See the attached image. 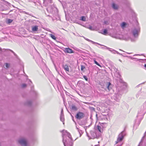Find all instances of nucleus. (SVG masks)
<instances>
[{
  "label": "nucleus",
  "mask_w": 146,
  "mask_h": 146,
  "mask_svg": "<svg viewBox=\"0 0 146 146\" xmlns=\"http://www.w3.org/2000/svg\"><path fill=\"white\" fill-rule=\"evenodd\" d=\"M63 142L64 146H73L72 139L70 133L67 131H62Z\"/></svg>",
  "instance_id": "nucleus-1"
},
{
  "label": "nucleus",
  "mask_w": 146,
  "mask_h": 146,
  "mask_svg": "<svg viewBox=\"0 0 146 146\" xmlns=\"http://www.w3.org/2000/svg\"><path fill=\"white\" fill-rule=\"evenodd\" d=\"M145 109L142 106L141 107L138 111V114L137 116V118L139 119H142L143 116L144 115L145 113Z\"/></svg>",
  "instance_id": "nucleus-2"
},
{
  "label": "nucleus",
  "mask_w": 146,
  "mask_h": 146,
  "mask_svg": "<svg viewBox=\"0 0 146 146\" xmlns=\"http://www.w3.org/2000/svg\"><path fill=\"white\" fill-rule=\"evenodd\" d=\"M125 135L126 133L124 131L121 132L119 133L118 136L117 141H116V143L117 144L118 142L121 141Z\"/></svg>",
  "instance_id": "nucleus-3"
},
{
  "label": "nucleus",
  "mask_w": 146,
  "mask_h": 146,
  "mask_svg": "<svg viewBox=\"0 0 146 146\" xmlns=\"http://www.w3.org/2000/svg\"><path fill=\"white\" fill-rule=\"evenodd\" d=\"M138 146H146V131Z\"/></svg>",
  "instance_id": "nucleus-4"
},
{
  "label": "nucleus",
  "mask_w": 146,
  "mask_h": 146,
  "mask_svg": "<svg viewBox=\"0 0 146 146\" xmlns=\"http://www.w3.org/2000/svg\"><path fill=\"white\" fill-rule=\"evenodd\" d=\"M18 142L22 146H27V140L25 138L22 137L18 140Z\"/></svg>",
  "instance_id": "nucleus-5"
},
{
  "label": "nucleus",
  "mask_w": 146,
  "mask_h": 146,
  "mask_svg": "<svg viewBox=\"0 0 146 146\" xmlns=\"http://www.w3.org/2000/svg\"><path fill=\"white\" fill-rule=\"evenodd\" d=\"M90 136L87 133V136L89 138V139H94L95 138H97L98 137L96 132L93 131H90Z\"/></svg>",
  "instance_id": "nucleus-6"
},
{
  "label": "nucleus",
  "mask_w": 146,
  "mask_h": 146,
  "mask_svg": "<svg viewBox=\"0 0 146 146\" xmlns=\"http://www.w3.org/2000/svg\"><path fill=\"white\" fill-rule=\"evenodd\" d=\"M84 116L85 115L84 113L79 112L77 113L75 116V117L77 119L80 120L82 119L84 117Z\"/></svg>",
  "instance_id": "nucleus-7"
},
{
  "label": "nucleus",
  "mask_w": 146,
  "mask_h": 146,
  "mask_svg": "<svg viewBox=\"0 0 146 146\" xmlns=\"http://www.w3.org/2000/svg\"><path fill=\"white\" fill-rule=\"evenodd\" d=\"M139 30L140 29L138 27L135 28L133 30L132 33L134 37L136 38L138 37Z\"/></svg>",
  "instance_id": "nucleus-8"
},
{
  "label": "nucleus",
  "mask_w": 146,
  "mask_h": 146,
  "mask_svg": "<svg viewBox=\"0 0 146 146\" xmlns=\"http://www.w3.org/2000/svg\"><path fill=\"white\" fill-rule=\"evenodd\" d=\"M64 51L65 52L69 53H73L74 52L73 50L69 48H65Z\"/></svg>",
  "instance_id": "nucleus-9"
},
{
  "label": "nucleus",
  "mask_w": 146,
  "mask_h": 146,
  "mask_svg": "<svg viewBox=\"0 0 146 146\" xmlns=\"http://www.w3.org/2000/svg\"><path fill=\"white\" fill-rule=\"evenodd\" d=\"M144 93H142L141 91L139 92L136 95V96L137 98H142L143 96Z\"/></svg>",
  "instance_id": "nucleus-10"
},
{
  "label": "nucleus",
  "mask_w": 146,
  "mask_h": 146,
  "mask_svg": "<svg viewBox=\"0 0 146 146\" xmlns=\"http://www.w3.org/2000/svg\"><path fill=\"white\" fill-rule=\"evenodd\" d=\"M106 86L107 88V90H106V91H109L112 88L111 84L110 82H108Z\"/></svg>",
  "instance_id": "nucleus-11"
},
{
  "label": "nucleus",
  "mask_w": 146,
  "mask_h": 146,
  "mask_svg": "<svg viewBox=\"0 0 146 146\" xmlns=\"http://www.w3.org/2000/svg\"><path fill=\"white\" fill-rule=\"evenodd\" d=\"M63 67L66 72L69 71V67L67 65H63Z\"/></svg>",
  "instance_id": "nucleus-12"
},
{
  "label": "nucleus",
  "mask_w": 146,
  "mask_h": 146,
  "mask_svg": "<svg viewBox=\"0 0 146 146\" xmlns=\"http://www.w3.org/2000/svg\"><path fill=\"white\" fill-rule=\"evenodd\" d=\"M112 8L115 10H117L118 8V5L114 3H113L112 5Z\"/></svg>",
  "instance_id": "nucleus-13"
},
{
  "label": "nucleus",
  "mask_w": 146,
  "mask_h": 146,
  "mask_svg": "<svg viewBox=\"0 0 146 146\" xmlns=\"http://www.w3.org/2000/svg\"><path fill=\"white\" fill-rule=\"evenodd\" d=\"M38 30V26H35L32 27V30L33 31L35 32L37 31Z\"/></svg>",
  "instance_id": "nucleus-14"
},
{
  "label": "nucleus",
  "mask_w": 146,
  "mask_h": 146,
  "mask_svg": "<svg viewBox=\"0 0 146 146\" xmlns=\"http://www.w3.org/2000/svg\"><path fill=\"white\" fill-rule=\"evenodd\" d=\"M70 108L71 110L74 111H76L78 110V108L76 106L73 105L71 106Z\"/></svg>",
  "instance_id": "nucleus-15"
},
{
  "label": "nucleus",
  "mask_w": 146,
  "mask_h": 146,
  "mask_svg": "<svg viewBox=\"0 0 146 146\" xmlns=\"http://www.w3.org/2000/svg\"><path fill=\"white\" fill-rule=\"evenodd\" d=\"M76 128L80 134V137L83 133V132L77 126H76Z\"/></svg>",
  "instance_id": "nucleus-16"
},
{
  "label": "nucleus",
  "mask_w": 146,
  "mask_h": 146,
  "mask_svg": "<svg viewBox=\"0 0 146 146\" xmlns=\"http://www.w3.org/2000/svg\"><path fill=\"white\" fill-rule=\"evenodd\" d=\"M60 119L61 121L63 122V124H64V114H62V115H60Z\"/></svg>",
  "instance_id": "nucleus-17"
},
{
  "label": "nucleus",
  "mask_w": 146,
  "mask_h": 146,
  "mask_svg": "<svg viewBox=\"0 0 146 146\" xmlns=\"http://www.w3.org/2000/svg\"><path fill=\"white\" fill-rule=\"evenodd\" d=\"M80 20L84 21H86V18L85 17L82 16L81 17Z\"/></svg>",
  "instance_id": "nucleus-18"
},
{
  "label": "nucleus",
  "mask_w": 146,
  "mask_h": 146,
  "mask_svg": "<svg viewBox=\"0 0 146 146\" xmlns=\"http://www.w3.org/2000/svg\"><path fill=\"white\" fill-rule=\"evenodd\" d=\"M108 33L107 30L106 29H104L103 33H102L103 35H106Z\"/></svg>",
  "instance_id": "nucleus-19"
},
{
  "label": "nucleus",
  "mask_w": 146,
  "mask_h": 146,
  "mask_svg": "<svg viewBox=\"0 0 146 146\" xmlns=\"http://www.w3.org/2000/svg\"><path fill=\"white\" fill-rule=\"evenodd\" d=\"M98 129L100 132H102V129L100 126H98Z\"/></svg>",
  "instance_id": "nucleus-20"
},
{
  "label": "nucleus",
  "mask_w": 146,
  "mask_h": 146,
  "mask_svg": "<svg viewBox=\"0 0 146 146\" xmlns=\"http://www.w3.org/2000/svg\"><path fill=\"white\" fill-rule=\"evenodd\" d=\"M105 47L107 49H109V51H111L112 52L115 51V50L114 49H112L111 48H109L108 47L106 46H105Z\"/></svg>",
  "instance_id": "nucleus-21"
},
{
  "label": "nucleus",
  "mask_w": 146,
  "mask_h": 146,
  "mask_svg": "<svg viewBox=\"0 0 146 146\" xmlns=\"http://www.w3.org/2000/svg\"><path fill=\"white\" fill-rule=\"evenodd\" d=\"M50 37L53 39L56 40V39L55 36L52 34H50Z\"/></svg>",
  "instance_id": "nucleus-22"
},
{
  "label": "nucleus",
  "mask_w": 146,
  "mask_h": 146,
  "mask_svg": "<svg viewBox=\"0 0 146 146\" xmlns=\"http://www.w3.org/2000/svg\"><path fill=\"white\" fill-rule=\"evenodd\" d=\"M5 65L6 68H8L10 66V64L9 63H5Z\"/></svg>",
  "instance_id": "nucleus-23"
},
{
  "label": "nucleus",
  "mask_w": 146,
  "mask_h": 146,
  "mask_svg": "<svg viewBox=\"0 0 146 146\" xmlns=\"http://www.w3.org/2000/svg\"><path fill=\"white\" fill-rule=\"evenodd\" d=\"M7 50H9L11 52H12L15 56H17V54L12 50L10 49H7Z\"/></svg>",
  "instance_id": "nucleus-24"
},
{
  "label": "nucleus",
  "mask_w": 146,
  "mask_h": 146,
  "mask_svg": "<svg viewBox=\"0 0 146 146\" xmlns=\"http://www.w3.org/2000/svg\"><path fill=\"white\" fill-rule=\"evenodd\" d=\"M13 21L12 19H8L7 20V22L9 23H10L12 22Z\"/></svg>",
  "instance_id": "nucleus-25"
},
{
  "label": "nucleus",
  "mask_w": 146,
  "mask_h": 146,
  "mask_svg": "<svg viewBox=\"0 0 146 146\" xmlns=\"http://www.w3.org/2000/svg\"><path fill=\"white\" fill-rule=\"evenodd\" d=\"M142 106L144 107L145 109H146V101L145 102V103L143 104V105Z\"/></svg>",
  "instance_id": "nucleus-26"
},
{
  "label": "nucleus",
  "mask_w": 146,
  "mask_h": 146,
  "mask_svg": "<svg viewBox=\"0 0 146 146\" xmlns=\"http://www.w3.org/2000/svg\"><path fill=\"white\" fill-rule=\"evenodd\" d=\"M128 57L129 58H130L131 59H132V60H133L134 59H137V60H138V59H137V58H133V57H132L131 56H129Z\"/></svg>",
  "instance_id": "nucleus-27"
},
{
  "label": "nucleus",
  "mask_w": 146,
  "mask_h": 146,
  "mask_svg": "<svg viewBox=\"0 0 146 146\" xmlns=\"http://www.w3.org/2000/svg\"><path fill=\"white\" fill-rule=\"evenodd\" d=\"M85 68V67L83 65H81V70L82 71H83V69H84Z\"/></svg>",
  "instance_id": "nucleus-28"
},
{
  "label": "nucleus",
  "mask_w": 146,
  "mask_h": 146,
  "mask_svg": "<svg viewBox=\"0 0 146 146\" xmlns=\"http://www.w3.org/2000/svg\"><path fill=\"white\" fill-rule=\"evenodd\" d=\"M83 77L86 81H88V78L85 75Z\"/></svg>",
  "instance_id": "nucleus-29"
},
{
  "label": "nucleus",
  "mask_w": 146,
  "mask_h": 146,
  "mask_svg": "<svg viewBox=\"0 0 146 146\" xmlns=\"http://www.w3.org/2000/svg\"><path fill=\"white\" fill-rule=\"evenodd\" d=\"M94 62L95 64H96L98 66H100L99 63L96 61L95 60H94Z\"/></svg>",
  "instance_id": "nucleus-30"
},
{
  "label": "nucleus",
  "mask_w": 146,
  "mask_h": 146,
  "mask_svg": "<svg viewBox=\"0 0 146 146\" xmlns=\"http://www.w3.org/2000/svg\"><path fill=\"white\" fill-rule=\"evenodd\" d=\"M126 25V24L125 22H123L121 24V27H123L125 26Z\"/></svg>",
  "instance_id": "nucleus-31"
},
{
  "label": "nucleus",
  "mask_w": 146,
  "mask_h": 146,
  "mask_svg": "<svg viewBox=\"0 0 146 146\" xmlns=\"http://www.w3.org/2000/svg\"><path fill=\"white\" fill-rule=\"evenodd\" d=\"M27 86V85L25 84H23L22 85V87L23 88H25Z\"/></svg>",
  "instance_id": "nucleus-32"
},
{
  "label": "nucleus",
  "mask_w": 146,
  "mask_h": 146,
  "mask_svg": "<svg viewBox=\"0 0 146 146\" xmlns=\"http://www.w3.org/2000/svg\"><path fill=\"white\" fill-rule=\"evenodd\" d=\"M28 104L29 105H30L31 104V101H29L27 102Z\"/></svg>",
  "instance_id": "nucleus-33"
},
{
  "label": "nucleus",
  "mask_w": 146,
  "mask_h": 146,
  "mask_svg": "<svg viewBox=\"0 0 146 146\" xmlns=\"http://www.w3.org/2000/svg\"><path fill=\"white\" fill-rule=\"evenodd\" d=\"M114 52H115L118 54H119V55H122V54H120V53L118 51H116L115 50V51H114Z\"/></svg>",
  "instance_id": "nucleus-34"
},
{
  "label": "nucleus",
  "mask_w": 146,
  "mask_h": 146,
  "mask_svg": "<svg viewBox=\"0 0 146 146\" xmlns=\"http://www.w3.org/2000/svg\"><path fill=\"white\" fill-rule=\"evenodd\" d=\"M91 42H92L93 44H97V42H94L92 40V41Z\"/></svg>",
  "instance_id": "nucleus-35"
},
{
  "label": "nucleus",
  "mask_w": 146,
  "mask_h": 146,
  "mask_svg": "<svg viewBox=\"0 0 146 146\" xmlns=\"http://www.w3.org/2000/svg\"><path fill=\"white\" fill-rule=\"evenodd\" d=\"M62 114H64V113H63V110L62 109V110H61V115H62Z\"/></svg>",
  "instance_id": "nucleus-36"
},
{
  "label": "nucleus",
  "mask_w": 146,
  "mask_h": 146,
  "mask_svg": "<svg viewBox=\"0 0 146 146\" xmlns=\"http://www.w3.org/2000/svg\"><path fill=\"white\" fill-rule=\"evenodd\" d=\"M86 40L87 41H89V42H91L92 41V40H89V39H86Z\"/></svg>",
  "instance_id": "nucleus-37"
},
{
  "label": "nucleus",
  "mask_w": 146,
  "mask_h": 146,
  "mask_svg": "<svg viewBox=\"0 0 146 146\" xmlns=\"http://www.w3.org/2000/svg\"><path fill=\"white\" fill-rule=\"evenodd\" d=\"M138 55H139V54H135V55H133V56H138Z\"/></svg>",
  "instance_id": "nucleus-38"
},
{
  "label": "nucleus",
  "mask_w": 146,
  "mask_h": 146,
  "mask_svg": "<svg viewBox=\"0 0 146 146\" xmlns=\"http://www.w3.org/2000/svg\"><path fill=\"white\" fill-rule=\"evenodd\" d=\"M131 41H135V40L132 39H131Z\"/></svg>",
  "instance_id": "nucleus-39"
},
{
  "label": "nucleus",
  "mask_w": 146,
  "mask_h": 146,
  "mask_svg": "<svg viewBox=\"0 0 146 146\" xmlns=\"http://www.w3.org/2000/svg\"><path fill=\"white\" fill-rule=\"evenodd\" d=\"M128 54H132V53H129V52H126Z\"/></svg>",
  "instance_id": "nucleus-40"
},
{
  "label": "nucleus",
  "mask_w": 146,
  "mask_h": 146,
  "mask_svg": "<svg viewBox=\"0 0 146 146\" xmlns=\"http://www.w3.org/2000/svg\"><path fill=\"white\" fill-rule=\"evenodd\" d=\"M107 22H106V21H105V22H104V23L106 24H107Z\"/></svg>",
  "instance_id": "nucleus-41"
},
{
  "label": "nucleus",
  "mask_w": 146,
  "mask_h": 146,
  "mask_svg": "<svg viewBox=\"0 0 146 146\" xmlns=\"http://www.w3.org/2000/svg\"><path fill=\"white\" fill-rule=\"evenodd\" d=\"M97 44H98V45H102L101 44H100L99 43H97Z\"/></svg>",
  "instance_id": "nucleus-42"
},
{
  "label": "nucleus",
  "mask_w": 146,
  "mask_h": 146,
  "mask_svg": "<svg viewBox=\"0 0 146 146\" xmlns=\"http://www.w3.org/2000/svg\"><path fill=\"white\" fill-rule=\"evenodd\" d=\"M144 66L146 68V64H145Z\"/></svg>",
  "instance_id": "nucleus-43"
},
{
  "label": "nucleus",
  "mask_w": 146,
  "mask_h": 146,
  "mask_svg": "<svg viewBox=\"0 0 146 146\" xmlns=\"http://www.w3.org/2000/svg\"><path fill=\"white\" fill-rule=\"evenodd\" d=\"M113 52V53H114V54H115L116 53L115 52Z\"/></svg>",
  "instance_id": "nucleus-44"
},
{
  "label": "nucleus",
  "mask_w": 146,
  "mask_h": 146,
  "mask_svg": "<svg viewBox=\"0 0 146 146\" xmlns=\"http://www.w3.org/2000/svg\"><path fill=\"white\" fill-rule=\"evenodd\" d=\"M95 146H98V145H96Z\"/></svg>",
  "instance_id": "nucleus-45"
},
{
  "label": "nucleus",
  "mask_w": 146,
  "mask_h": 146,
  "mask_svg": "<svg viewBox=\"0 0 146 146\" xmlns=\"http://www.w3.org/2000/svg\"><path fill=\"white\" fill-rule=\"evenodd\" d=\"M0 50L1 51V48H0Z\"/></svg>",
  "instance_id": "nucleus-46"
}]
</instances>
